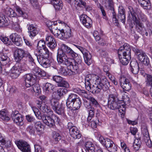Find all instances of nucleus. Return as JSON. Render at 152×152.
<instances>
[{
	"mask_svg": "<svg viewBox=\"0 0 152 152\" xmlns=\"http://www.w3.org/2000/svg\"><path fill=\"white\" fill-rule=\"evenodd\" d=\"M57 60L59 64L66 65L75 74L78 73L79 66L82 62L80 58L78 60L76 59V61L68 58L61 48L58 50Z\"/></svg>",
	"mask_w": 152,
	"mask_h": 152,
	"instance_id": "nucleus-1",
	"label": "nucleus"
},
{
	"mask_svg": "<svg viewBox=\"0 0 152 152\" xmlns=\"http://www.w3.org/2000/svg\"><path fill=\"white\" fill-rule=\"evenodd\" d=\"M119 59L121 64L127 65L131 58V49L129 45L124 44L119 48L118 51Z\"/></svg>",
	"mask_w": 152,
	"mask_h": 152,
	"instance_id": "nucleus-2",
	"label": "nucleus"
},
{
	"mask_svg": "<svg viewBox=\"0 0 152 152\" xmlns=\"http://www.w3.org/2000/svg\"><path fill=\"white\" fill-rule=\"evenodd\" d=\"M140 19L143 22L147 23L148 22L146 16L139 9L137 8L134 10V23L136 25V29L138 32L142 30L143 25Z\"/></svg>",
	"mask_w": 152,
	"mask_h": 152,
	"instance_id": "nucleus-3",
	"label": "nucleus"
},
{
	"mask_svg": "<svg viewBox=\"0 0 152 152\" xmlns=\"http://www.w3.org/2000/svg\"><path fill=\"white\" fill-rule=\"evenodd\" d=\"M93 76L96 78L95 94L99 93L102 89L105 91L108 89L110 86V83L105 77L100 78L97 75Z\"/></svg>",
	"mask_w": 152,
	"mask_h": 152,
	"instance_id": "nucleus-4",
	"label": "nucleus"
},
{
	"mask_svg": "<svg viewBox=\"0 0 152 152\" xmlns=\"http://www.w3.org/2000/svg\"><path fill=\"white\" fill-rule=\"evenodd\" d=\"M66 104L67 107L71 109L77 110L81 105V100L76 94H71L67 99Z\"/></svg>",
	"mask_w": 152,
	"mask_h": 152,
	"instance_id": "nucleus-5",
	"label": "nucleus"
},
{
	"mask_svg": "<svg viewBox=\"0 0 152 152\" xmlns=\"http://www.w3.org/2000/svg\"><path fill=\"white\" fill-rule=\"evenodd\" d=\"M99 140L100 142L107 149V150L110 152H115L117 151V146L114 142L108 138H104L103 137L99 135Z\"/></svg>",
	"mask_w": 152,
	"mask_h": 152,
	"instance_id": "nucleus-6",
	"label": "nucleus"
},
{
	"mask_svg": "<svg viewBox=\"0 0 152 152\" xmlns=\"http://www.w3.org/2000/svg\"><path fill=\"white\" fill-rule=\"evenodd\" d=\"M93 75H86L85 78V85L86 90L95 94L96 85H91L94 80H96V78Z\"/></svg>",
	"mask_w": 152,
	"mask_h": 152,
	"instance_id": "nucleus-7",
	"label": "nucleus"
},
{
	"mask_svg": "<svg viewBox=\"0 0 152 152\" xmlns=\"http://www.w3.org/2000/svg\"><path fill=\"white\" fill-rule=\"evenodd\" d=\"M34 54L36 56L37 61L39 64L43 67L46 68L51 65L50 61L46 57H45L43 55L38 54L36 53V51L34 52Z\"/></svg>",
	"mask_w": 152,
	"mask_h": 152,
	"instance_id": "nucleus-8",
	"label": "nucleus"
},
{
	"mask_svg": "<svg viewBox=\"0 0 152 152\" xmlns=\"http://www.w3.org/2000/svg\"><path fill=\"white\" fill-rule=\"evenodd\" d=\"M120 102L116 95L110 94L108 99V107L111 109L115 110L117 107V104Z\"/></svg>",
	"mask_w": 152,
	"mask_h": 152,
	"instance_id": "nucleus-9",
	"label": "nucleus"
},
{
	"mask_svg": "<svg viewBox=\"0 0 152 152\" xmlns=\"http://www.w3.org/2000/svg\"><path fill=\"white\" fill-rule=\"evenodd\" d=\"M15 143L18 148L23 152H31L30 145L25 141L20 140L15 141Z\"/></svg>",
	"mask_w": 152,
	"mask_h": 152,
	"instance_id": "nucleus-10",
	"label": "nucleus"
},
{
	"mask_svg": "<svg viewBox=\"0 0 152 152\" xmlns=\"http://www.w3.org/2000/svg\"><path fill=\"white\" fill-rule=\"evenodd\" d=\"M137 132V129L134 127V136L135 138L134 142V149L136 151L139 149L141 143L140 140V137Z\"/></svg>",
	"mask_w": 152,
	"mask_h": 152,
	"instance_id": "nucleus-11",
	"label": "nucleus"
},
{
	"mask_svg": "<svg viewBox=\"0 0 152 152\" xmlns=\"http://www.w3.org/2000/svg\"><path fill=\"white\" fill-rule=\"evenodd\" d=\"M36 103L38 107L43 113H46L48 115H51L53 114V111L46 105L45 104H42V102L39 100H37Z\"/></svg>",
	"mask_w": 152,
	"mask_h": 152,
	"instance_id": "nucleus-12",
	"label": "nucleus"
},
{
	"mask_svg": "<svg viewBox=\"0 0 152 152\" xmlns=\"http://www.w3.org/2000/svg\"><path fill=\"white\" fill-rule=\"evenodd\" d=\"M61 48L63 50H65L69 55L74 58V60L76 61V59L78 60L79 58H80L81 59H82V58L80 57L79 56L77 53L73 50L70 47H68L65 44H62L61 45ZM81 60L82 61V60Z\"/></svg>",
	"mask_w": 152,
	"mask_h": 152,
	"instance_id": "nucleus-13",
	"label": "nucleus"
},
{
	"mask_svg": "<svg viewBox=\"0 0 152 152\" xmlns=\"http://www.w3.org/2000/svg\"><path fill=\"white\" fill-rule=\"evenodd\" d=\"M72 123H69L68 124V128L69 130V132L71 135L74 139H79L81 136V134L80 132V131L75 126H70Z\"/></svg>",
	"mask_w": 152,
	"mask_h": 152,
	"instance_id": "nucleus-14",
	"label": "nucleus"
},
{
	"mask_svg": "<svg viewBox=\"0 0 152 152\" xmlns=\"http://www.w3.org/2000/svg\"><path fill=\"white\" fill-rule=\"evenodd\" d=\"M80 20L82 24L86 28H90L92 25V20L86 15H83L80 16Z\"/></svg>",
	"mask_w": 152,
	"mask_h": 152,
	"instance_id": "nucleus-15",
	"label": "nucleus"
},
{
	"mask_svg": "<svg viewBox=\"0 0 152 152\" xmlns=\"http://www.w3.org/2000/svg\"><path fill=\"white\" fill-rule=\"evenodd\" d=\"M121 86L124 91H129L132 88V85L128 79L126 77H121L120 79Z\"/></svg>",
	"mask_w": 152,
	"mask_h": 152,
	"instance_id": "nucleus-16",
	"label": "nucleus"
},
{
	"mask_svg": "<svg viewBox=\"0 0 152 152\" xmlns=\"http://www.w3.org/2000/svg\"><path fill=\"white\" fill-rule=\"evenodd\" d=\"M53 80L58 83L57 86L59 87H63L68 88L69 86L68 83L64 80L63 78L60 76H55L53 78Z\"/></svg>",
	"mask_w": 152,
	"mask_h": 152,
	"instance_id": "nucleus-17",
	"label": "nucleus"
},
{
	"mask_svg": "<svg viewBox=\"0 0 152 152\" xmlns=\"http://www.w3.org/2000/svg\"><path fill=\"white\" fill-rule=\"evenodd\" d=\"M25 80V85L26 88L29 87L33 85L36 81L35 77L31 74H28L25 75L24 76Z\"/></svg>",
	"mask_w": 152,
	"mask_h": 152,
	"instance_id": "nucleus-18",
	"label": "nucleus"
},
{
	"mask_svg": "<svg viewBox=\"0 0 152 152\" xmlns=\"http://www.w3.org/2000/svg\"><path fill=\"white\" fill-rule=\"evenodd\" d=\"M11 116L14 122L18 125L22 126L23 124V118L22 115L17 111L13 113Z\"/></svg>",
	"mask_w": 152,
	"mask_h": 152,
	"instance_id": "nucleus-19",
	"label": "nucleus"
},
{
	"mask_svg": "<svg viewBox=\"0 0 152 152\" xmlns=\"http://www.w3.org/2000/svg\"><path fill=\"white\" fill-rule=\"evenodd\" d=\"M12 42L16 45L20 46L22 45L23 41L20 36L16 33L12 34L10 36Z\"/></svg>",
	"mask_w": 152,
	"mask_h": 152,
	"instance_id": "nucleus-20",
	"label": "nucleus"
},
{
	"mask_svg": "<svg viewBox=\"0 0 152 152\" xmlns=\"http://www.w3.org/2000/svg\"><path fill=\"white\" fill-rule=\"evenodd\" d=\"M117 19L115 12L114 11L112 12V20L114 23L117 26L119 25L118 19H119L123 23H124L125 22L126 17L125 14H118Z\"/></svg>",
	"mask_w": 152,
	"mask_h": 152,
	"instance_id": "nucleus-21",
	"label": "nucleus"
},
{
	"mask_svg": "<svg viewBox=\"0 0 152 152\" xmlns=\"http://www.w3.org/2000/svg\"><path fill=\"white\" fill-rule=\"evenodd\" d=\"M42 121L44 124L50 128H53L55 126L54 119L49 115H45L43 117Z\"/></svg>",
	"mask_w": 152,
	"mask_h": 152,
	"instance_id": "nucleus-22",
	"label": "nucleus"
},
{
	"mask_svg": "<svg viewBox=\"0 0 152 152\" xmlns=\"http://www.w3.org/2000/svg\"><path fill=\"white\" fill-rule=\"evenodd\" d=\"M84 149L86 152H94V145L91 139L87 140L84 143Z\"/></svg>",
	"mask_w": 152,
	"mask_h": 152,
	"instance_id": "nucleus-23",
	"label": "nucleus"
},
{
	"mask_svg": "<svg viewBox=\"0 0 152 152\" xmlns=\"http://www.w3.org/2000/svg\"><path fill=\"white\" fill-rule=\"evenodd\" d=\"M17 66V64L13 66L10 69L9 72V75L13 79L17 78L20 75L21 72Z\"/></svg>",
	"mask_w": 152,
	"mask_h": 152,
	"instance_id": "nucleus-24",
	"label": "nucleus"
},
{
	"mask_svg": "<svg viewBox=\"0 0 152 152\" xmlns=\"http://www.w3.org/2000/svg\"><path fill=\"white\" fill-rule=\"evenodd\" d=\"M84 105L86 108L87 109V111L88 113L87 121L89 122L91 120L94 115V109L91 107L90 103L87 102H84Z\"/></svg>",
	"mask_w": 152,
	"mask_h": 152,
	"instance_id": "nucleus-25",
	"label": "nucleus"
},
{
	"mask_svg": "<svg viewBox=\"0 0 152 152\" xmlns=\"http://www.w3.org/2000/svg\"><path fill=\"white\" fill-rule=\"evenodd\" d=\"M28 29L29 37L32 39L38 33V29L36 26L31 24L28 25Z\"/></svg>",
	"mask_w": 152,
	"mask_h": 152,
	"instance_id": "nucleus-26",
	"label": "nucleus"
},
{
	"mask_svg": "<svg viewBox=\"0 0 152 152\" xmlns=\"http://www.w3.org/2000/svg\"><path fill=\"white\" fill-rule=\"evenodd\" d=\"M46 42L47 45L50 49L55 48L57 45L56 42L54 37L48 35L46 37Z\"/></svg>",
	"mask_w": 152,
	"mask_h": 152,
	"instance_id": "nucleus-27",
	"label": "nucleus"
},
{
	"mask_svg": "<svg viewBox=\"0 0 152 152\" xmlns=\"http://www.w3.org/2000/svg\"><path fill=\"white\" fill-rule=\"evenodd\" d=\"M24 51L21 49L16 50L14 53V57L15 61L17 62L20 61L24 57Z\"/></svg>",
	"mask_w": 152,
	"mask_h": 152,
	"instance_id": "nucleus-28",
	"label": "nucleus"
},
{
	"mask_svg": "<svg viewBox=\"0 0 152 152\" xmlns=\"http://www.w3.org/2000/svg\"><path fill=\"white\" fill-rule=\"evenodd\" d=\"M33 66L34 67L32 68V72L35 77H44L46 75V73L44 70L36 66L35 65Z\"/></svg>",
	"mask_w": 152,
	"mask_h": 152,
	"instance_id": "nucleus-29",
	"label": "nucleus"
},
{
	"mask_svg": "<svg viewBox=\"0 0 152 152\" xmlns=\"http://www.w3.org/2000/svg\"><path fill=\"white\" fill-rule=\"evenodd\" d=\"M14 9L17 13V16L21 17L24 19H27L28 17V14L20 7L15 4L14 6Z\"/></svg>",
	"mask_w": 152,
	"mask_h": 152,
	"instance_id": "nucleus-30",
	"label": "nucleus"
},
{
	"mask_svg": "<svg viewBox=\"0 0 152 152\" xmlns=\"http://www.w3.org/2000/svg\"><path fill=\"white\" fill-rule=\"evenodd\" d=\"M117 108L115 109H118L119 112V115L122 118L124 117L126 112V105L124 103L121 104L119 102L117 104Z\"/></svg>",
	"mask_w": 152,
	"mask_h": 152,
	"instance_id": "nucleus-31",
	"label": "nucleus"
},
{
	"mask_svg": "<svg viewBox=\"0 0 152 152\" xmlns=\"http://www.w3.org/2000/svg\"><path fill=\"white\" fill-rule=\"evenodd\" d=\"M53 110L58 114L61 115L64 118L66 117L64 107L61 104H59Z\"/></svg>",
	"mask_w": 152,
	"mask_h": 152,
	"instance_id": "nucleus-32",
	"label": "nucleus"
},
{
	"mask_svg": "<svg viewBox=\"0 0 152 152\" xmlns=\"http://www.w3.org/2000/svg\"><path fill=\"white\" fill-rule=\"evenodd\" d=\"M134 51L135 52V55L137 56L138 59L141 62L144 60L145 56H147L145 53L139 49H136Z\"/></svg>",
	"mask_w": 152,
	"mask_h": 152,
	"instance_id": "nucleus-33",
	"label": "nucleus"
},
{
	"mask_svg": "<svg viewBox=\"0 0 152 152\" xmlns=\"http://www.w3.org/2000/svg\"><path fill=\"white\" fill-rule=\"evenodd\" d=\"M10 24V21L7 18L5 17L3 15H0V27H5L8 26Z\"/></svg>",
	"mask_w": 152,
	"mask_h": 152,
	"instance_id": "nucleus-34",
	"label": "nucleus"
},
{
	"mask_svg": "<svg viewBox=\"0 0 152 152\" xmlns=\"http://www.w3.org/2000/svg\"><path fill=\"white\" fill-rule=\"evenodd\" d=\"M50 3L53 4L55 9L57 10L61 9L63 6L62 2L60 0H53Z\"/></svg>",
	"mask_w": 152,
	"mask_h": 152,
	"instance_id": "nucleus-35",
	"label": "nucleus"
},
{
	"mask_svg": "<svg viewBox=\"0 0 152 152\" xmlns=\"http://www.w3.org/2000/svg\"><path fill=\"white\" fill-rule=\"evenodd\" d=\"M83 56L85 63L88 65H90L92 63L91 55L88 51L83 54Z\"/></svg>",
	"mask_w": 152,
	"mask_h": 152,
	"instance_id": "nucleus-36",
	"label": "nucleus"
},
{
	"mask_svg": "<svg viewBox=\"0 0 152 152\" xmlns=\"http://www.w3.org/2000/svg\"><path fill=\"white\" fill-rule=\"evenodd\" d=\"M0 118L2 120L9 121L10 118L8 111L4 109L1 110L0 111Z\"/></svg>",
	"mask_w": 152,
	"mask_h": 152,
	"instance_id": "nucleus-37",
	"label": "nucleus"
},
{
	"mask_svg": "<svg viewBox=\"0 0 152 152\" xmlns=\"http://www.w3.org/2000/svg\"><path fill=\"white\" fill-rule=\"evenodd\" d=\"M54 87L52 84L47 83L43 85V88L44 90L47 93L53 91Z\"/></svg>",
	"mask_w": 152,
	"mask_h": 152,
	"instance_id": "nucleus-38",
	"label": "nucleus"
},
{
	"mask_svg": "<svg viewBox=\"0 0 152 152\" xmlns=\"http://www.w3.org/2000/svg\"><path fill=\"white\" fill-rule=\"evenodd\" d=\"M128 9L129 11H128L129 14L128 16L127 21L130 27L131 28H133V26L131 20L132 18L131 17L130 14L133 17V13L132 12H133V8L132 7L129 6L128 7Z\"/></svg>",
	"mask_w": 152,
	"mask_h": 152,
	"instance_id": "nucleus-39",
	"label": "nucleus"
},
{
	"mask_svg": "<svg viewBox=\"0 0 152 152\" xmlns=\"http://www.w3.org/2000/svg\"><path fill=\"white\" fill-rule=\"evenodd\" d=\"M108 70H106V67L104 66L103 68L104 71L106 72V75L109 77V78L111 80L112 82L115 85H117L118 84V82L116 81L114 77L109 72V69H107Z\"/></svg>",
	"mask_w": 152,
	"mask_h": 152,
	"instance_id": "nucleus-40",
	"label": "nucleus"
},
{
	"mask_svg": "<svg viewBox=\"0 0 152 152\" xmlns=\"http://www.w3.org/2000/svg\"><path fill=\"white\" fill-rule=\"evenodd\" d=\"M5 14L10 17H15L17 16V13L10 7L7 8Z\"/></svg>",
	"mask_w": 152,
	"mask_h": 152,
	"instance_id": "nucleus-41",
	"label": "nucleus"
},
{
	"mask_svg": "<svg viewBox=\"0 0 152 152\" xmlns=\"http://www.w3.org/2000/svg\"><path fill=\"white\" fill-rule=\"evenodd\" d=\"M31 88L30 89L32 93H37L39 94L41 92V89L39 85L37 84H36L31 86Z\"/></svg>",
	"mask_w": 152,
	"mask_h": 152,
	"instance_id": "nucleus-42",
	"label": "nucleus"
},
{
	"mask_svg": "<svg viewBox=\"0 0 152 152\" xmlns=\"http://www.w3.org/2000/svg\"><path fill=\"white\" fill-rule=\"evenodd\" d=\"M141 129L142 133L143 135V138L150 136L146 125L145 124L142 125Z\"/></svg>",
	"mask_w": 152,
	"mask_h": 152,
	"instance_id": "nucleus-43",
	"label": "nucleus"
},
{
	"mask_svg": "<svg viewBox=\"0 0 152 152\" xmlns=\"http://www.w3.org/2000/svg\"><path fill=\"white\" fill-rule=\"evenodd\" d=\"M0 39L7 46L11 45L12 44L11 40L7 37L4 35L0 36Z\"/></svg>",
	"mask_w": 152,
	"mask_h": 152,
	"instance_id": "nucleus-44",
	"label": "nucleus"
},
{
	"mask_svg": "<svg viewBox=\"0 0 152 152\" xmlns=\"http://www.w3.org/2000/svg\"><path fill=\"white\" fill-rule=\"evenodd\" d=\"M67 90L66 89L63 88H58L56 93L57 95L60 97H62L67 92Z\"/></svg>",
	"mask_w": 152,
	"mask_h": 152,
	"instance_id": "nucleus-45",
	"label": "nucleus"
},
{
	"mask_svg": "<svg viewBox=\"0 0 152 152\" xmlns=\"http://www.w3.org/2000/svg\"><path fill=\"white\" fill-rule=\"evenodd\" d=\"M62 34L63 39L69 38L72 36L71 30L70 28L65 31L63 30V32Z\"/></svg>",
	"mask_w": 152,
	"mask_h": 152,
	"instance_id": "nucleus-46",
	"label": "nucleus"
},
{
	"mask_svg": "<svg viewBox=\"0 0 152 152\" xmlns=\"http://www.w3.org/2000/svg\"><path fill=\"white\" fill-rule=\"evenodd\" d=\"M9 60V58L6 54L3 53L0 54V61H2L3 64L6 65L8 63Z\"/></svg>",
	"mask_w": 152,
	"mask_h": 152,
	"instance_id": "nucleus-47",
	"label": "nucleus"
},
{
	"mask_svg": "<svg viewBox=\"0 0 152 152\" xmlns=\"http://www.w3.org/2000/svg\"><path fill=\"white\" fill-rule=\"evenodd\" d=\"M35 127L37 131L39 132H42L44 129L43 125L39 121H37L35 123Z\"/></svg>",
	"mask_w": 152,
	"mask_h": 152,
	"instance_id": "nucleus-48",
	"label": "nucleus"
},
{
	"mask_svg": "<svg viewBox=\"0 0 152 152\" xmlns=\"http://www.w3.org/2000/svg\"><path fill=\"white\" fill-rule=\"evenodd\" d=\"M50 105L53 109L60 104L57 100L55 98L51 99L50 101Z\"/></svg>",
	"mask_w": 152,
	"mask_h": 152,
	"instance_id": "nucleus-49",
	"label": "nucleus"
},
{
	"mask_svg": "<svg viewBox=\"0 0 152 152\" xmlns=\"http://www.w3.org/2000/svg\"><path fill=\"white\" fill-rule=\"evenodd\" d=\"M145 82L147 86L152 87V76L149 74L146 75Z\"/></svg>",
	"mask_w": 152,
	"mask_h": 152,
	"instance_id": "nucleus-50",
	"label": "nucleus"
},
{
	"mask_svg": "<svg viewBox=\"0 0 152 152\" xmlns=\"http://www.w3.org/2000/svg\"><path fill=\"white\" fill-rule=\"evenodd\" d=\"M45 43L43 40H40L37 43V47L36 51V52H39V49H42L45 46Z\"/></svg>",
	"mask_w": 152,
	"mask_h": 152,
	"instance_id": "nucleus-51",
	"label": "nucleus"
},
{
	"mask_svg": "<svg viewBox=\"0 0 152 152\" xmlns=\"http://www.w3.org/2000/svg\"><path fill=\"white\" fill-rule=\"evenodd\" d=\"M69 70L67 69H66L62 66H61L59 69L58 72L64 76H66L69 75Z\"/></svg>",
	"mask_w": 152,
	"mask_h": 152,
	"instance_id": "nucleus-52",
	"label": "nucleus"
},
{
	"mask_svg": "<svg viewBox=\"0 0 152 152\" xmlns=\"http://www.w3.org/2000/svg\"><path fill=\"white\" fill-rule=\"evenodd\" d=\"M98 32L97 31H95L94 32L93 35L96 41H99V43H100L102 45H104L105 43L101 42L102 40V39H101L100 37L98 35Z\"/></svg>",
	"mask_w": 152,
	"mask_h": 152,
	"instance_id": "nucleus-53",
	"label": "nucleus"
},
{
	"mask_svg": "<svg viewBox=\"0 0 152 152\" xmlns=\"http://www.w3.org/2000/svg\"><path fill=\"white\" fill-rule=\"evenodd\" d=\"M34 148V152H45V151L44 148L38 144H35Z\"/></svg>",
	"mask_w": 152,
	"mask_h": 152,
	"instance_id": "nucleus-54",
	"label": "nucleus"
},
{
	"mask_svg": "<svg viewBox=\"0 0 152 152\" xmlns=\"http://www.w3.org/2000/svg\"><path fill=\"white\" fill-rule=\"evenodd\" d=\"M88 99L90 101L92 104L95 107H100V106L98 102L94 98L89 97L88 98Z\"/></svg>",
	"mask_w": 152,
	"mask_h": 152,
	"instance_id": "nucleus-55",
	"label": "nucleus"
},
{
	"mask_svg": "<svg viewBox=\"0 0 152 152\" xmlns=\"http://www.w3.org/2000/svg\"><path fill=\"white\" fill-rule=\"evenodd\" d=\"M26 131L31 134H34L35 133L34 127L32 125H30L26 128Z\"/></svg>",
	"mask_w": 152,
	"mask_h": 152,
	"instance_id": "nucleus-56",
	"label": "nucleus"
},
{
	"mask_svg": "<svg viewBox=\"0 0 152 152\" xmlns=\"http://www.w3.org/2000/svg\"><path fill=\"white\" fill-rule=\"evenodd\" d=\"M52 136L55 141H58L61 139V136L60 134L56 132H53Z\"/></svg>",
	"mask_w": 152,
	"mask_h": 152,
	"instance_id": "nucleus-57",
	"label": "nucleus"
},
{
	"mask_svg": "<svg viewBox=\"0 0 152 152\" xmlns=\"http://www.w3.org/2000/svg\"><path fill=\"white\" fill-rule=\"evenodd\" d=\"M17 66H18V68L20 69V71L21 73L23 71H26L28 69L27 66L26 64L21 65V64H19L17 65Z\"/></svg>",
	"mask_w": 152,
	"mask_h": 152,
	"instance_id": "nucleus-58",
	"label": "nucleus"
},
{
	"mask_svg": "<svg viewBox=\"0 0 152 152\" xmlns=\"http://www.w3.org/2000/svg\"><path fill=\"white\" fill-rule=\"evenodd\" d=\"M39 50L38 52L39 53L47 55H48L47 56H48L49 51L48 49L46 47H44L42 49H39Z\"/></svg>",
	"mask_w": 152,
	"mask_h": 152,
	"instance_id": "nucleus-59",
	"label": "nucleus"
},
{
	"mask_svg": "<svg viewBox=\"0 0 152 152\" xmlns=\"http://www.w3.org/2000/svg\"><path fill=\"white\" fill-rule=\"evenodd\" d=\"M144 140L147 145L149 148H151L152 146L151 141L150 139V136L144 138Z\"/></svg>",
	"mask_w": 152,
	"mask_h": 152,
	"instance_id": "nucleus-60",
	"label": "nucleus"
},
{
	"mask_svg": "<svg viewBox=\"0 0 152 152\" xmlns=\"http://www.w3.org/2000/svg\"><path fill=\"white\" fill-rule=\"evenodd\" d=\"M50 29L51 33L56 37L58 36V33L60 32V30L58 29L57 28H51V29Z\"/></svg>",
	"mask_w": 152,
	"mask_h": 152,
	"instance_id": "nucleus-61",
	"label": "nucleus"
},
{
	"mask_svg": "<svg viewBox=\"0 0 152 152\" xmlns=\"http://www.w3.org/2000/svg\"><path fill=\"white\" fill-rule=\"evenodd\" d=\"M35 116L39 120H42L43 117L45 115V114H43V115H42L41 114V113L38 110V111H37L36 112L34 113Z\"/></svg>",
	"mask_w": 152,
	"mask_h": 152,
	"instance_id": "nucleus-62",
	"label": "nucleus"
},
{
	"mask_svg": "<svg viewBox=\"0 0 152 152\" xmlns=\"http://www.w3.org/2000/svg\"><path fill=\"white\" fill-rule=\"evenodd\" d=\"M30 2L32 6L35 9L39 8V5L37 0H30Z\"/></svg>",
	"mask_w": 152,
	"mask_h": 152,
	"instance_id": "nucleus-63",
	"label": "nucleus"
},
{
	"mask_svg": "<svg viewBox=\"0 0 152 152\" xmlns=\"http://www.w3.org/2000/svg\"><path fill=\"white\" fill-rule=\"evenodd\" d=\"M26 119L28 122H33L35 120V118L33 116L29 115H26Z\"/></svg>",
	"mask_w": 152,
	"mask_h": 152,
	"instance_id": "nucleus-64",
	"label": "nucleus"
}]
</instances>
